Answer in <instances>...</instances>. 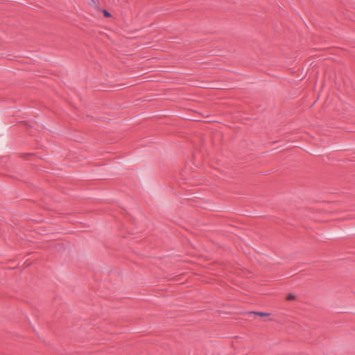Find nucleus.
<instances>
[{"label":"nucleus","instance_id":"f257e3e1","mask_svg":"<svg viewBox=\"0 0 355 355\" xmlns=\"http://www.w3.org/2000/svg\"><path fill=\"white\" fill-rule=\"evenodd\" d=\"M246 313L249 314H254L259 315L260 317H266L270 315L269 312H245Z\"/></svg>","mask_w":355,"mask_h":355},{"label":"nucleus","instance_id":"f03ea898","mask_svg":"<svg viewBox=\"0 0 355 355\" xmlns=\"http://www.w3.org/2000/svg\"><path fill=\"white\" fill-rule=\"evenodd\" d=\"M295 299V296L293 295V294H288L286 297V300L290 301V300H293Z\"/></svg>","mask_w":355,"mask_h":355},{"label":"nucleus","instance_id":"7ed1b4c3","mask_svg":"<svg viewBox=\"0 0 355 355\" xmlns=\"http://www.w3.org/2000/svg\"><path fill=\"white\" fill-rule=\"evenodd\" d=\"M103 14H104V15H105V17H110V12H109L108 11L105 10H103Z\"/></svg>","mask_w":355,"mask_h":355}]
</instances>
